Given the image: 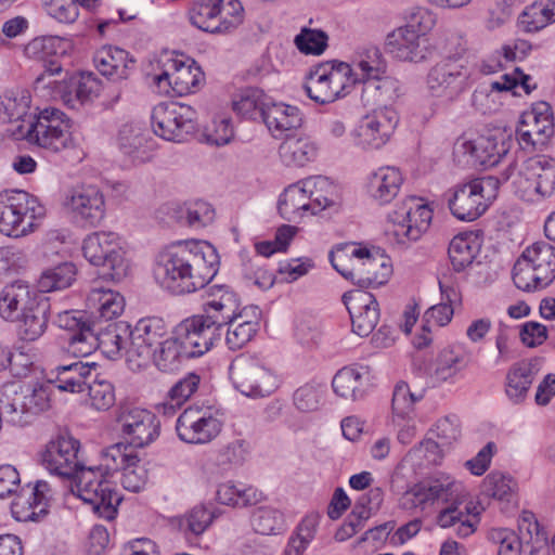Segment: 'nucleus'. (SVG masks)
<instances>
[{
  "label": "nucleus",
  "instance_id": "f257e3e1",
  "mask_svg": "<svg viewBox=\"0 0 555 555\" xmlns=\"http://www.w3.org/2000/svg\"><path fill=\"white\" fill-rule=\"evenodd\" d=\"M218 268L219 256L208 242H178L158 254L154 276L163 288L181 295L206 286Z\"/></svg>",
  "mask_w": 555,
  "mask_h": 555
},
{
  "label": "nucleus",
  "instance_id": "f03ea898",
  "mask_svg": "<svg viewBox=\"0 0 555 555\" xmlns=\"http://www.w3.org/2000/svg\"><path fill=\"white\" fill-rule=\"evenodd\" d=\"M465 496V489L461 482L442 475L411 487L403 493L400 505L404 509H425L435 503L447 504L448 506L438 514L437 524L441 528L455 527L457 537L467 538L476 531L479 512L472 504L460 508Z\"/></svg>",
  "mask_w": 555,
  "mask_h": 555
},
{
  "label": "nucleus",
  "instance_id": "7ed1b4c3",
  "mask_svg": "<svg viewBox=\"0 0 555 555\" xmlns=\"http://www.w3.org/2000/svg\"><path fill=\"white\" fill-rule=\"evenodd\" d=\"M52 323L64 331L66 349L76 358L88 357L100 349L109 360L120 359L132 338L127 322L112 323L100 331L93 314H56Z\"/></svg>",
  "mask_w": 555,
  "mask_h": 555
},
{
  "label": "nucleus",
  "instance_id": "20e7f679",
  "mask_svg": "<svg viewBox=\"0 0 555 555\" xmlns=\"http://www.w3.org/2000/svg\"><path fill=\"white\" fill-rule=\"evenodd\" d=\"M76 268L70 262H64L44 271L38 280V288L16 282L7 285L0 295V312H82L81 310L61 307L55 291L64 289L75 280Z\"/></svg>",
  "mask_w": 555,
  "mask_h": 555
},
{
  "label": "nucleus",
  "instance_id": "39448f33",
  "mask_svg": "<svg viewBox=\"0 0 555 555\" xmlns=\"http://www.w3.org/2000/svg\"><path fill=\"white\" fill-rule=\"evenodd\" d=\"M330 259L337 272L361 287L383 285L390 273L389 258L379 248L346 245L331 251Z\"/></svg>",
  "mask_w": 555,
  "mask_h": 555
},
{
  "label": "nucleus",
  "instance_id": "423d86ee",
  "mask_svg": "<svg viewBox=\"0 0 555 555\" xmlns=\"http://www.w3.org/2000/svg\"><path fill=\"white\" fill-rule=\"evenodd\" d=\"M50 406L48 385L26 386L11 382L0 387V413L14 426H26Z\"/></svg>",
  "mask_w": 555,
  "mask_h": 555
},
{
  "label": "nucleus",
  "instance_id": "0eeeda50",
  "mask_svg": "<svg viewBox=\"0 0 555 555\" xmlns=\"http://www.w3.org/2000/svg\"><path fill=\"white\" fill-rule=\"evenodd\" d=\"M555 279V247L547 242H535L527 247L513 268V281L525 292L540 291Z\"/></svg>",
  "mask_w": 555,
  "mask_h": 555
},
{
  "label": "nucleus",
  "instance_id": "6e6552de",
  "mask_svg": "<svg viewBox=\"0 0 555 555\" xmlns=\"http://www.w3.org/2000/svg\"><path fill=\"white\" fill-rule=\"evenodd\" d=\"M72 492L76 493L92 511L106 520H113L117 515V506L121 496L114 489L101 467L80 469L73 480Z\"/></svg>",
  "mask_w": 555,
  "mask_h": 555
},
{
  "label": "nucleus",
  "instance_id": "1a4fd4ad",
  "mask_svg": "<svg viewBox=\"0 0 555 555\" xmlns=\"http://www.w3.org/2000/svg\"><path fill=\"white\" fill-rule=\"evenodd\" d=\"M44 207L37 197L21 190L0 193V232L9 236L27 234L34 220L42 218Z\"/></svg>",
  "mask_w": 555,
  "mask_h": 555
},
{
  "label": "nucleus",
  "instance_id": "9d476101",
  "mask_svg": "<svg viewBox=\"0 0 555 555\" xmlns=\"http://www.w3.org/2000/svg\"><path fill=\"white\" fill-rule=\"evenodd\" d=\"M470 76L466 59L449 55L429 68L426 85L433 96L452 102L468 88Z\"/></svg>",
  "mask_w": 555,
  "mask_h": 555
},
{
  "label": "nucleus",
  "instance_id": "9b49d317",
  "mask_svg": "<svg viewBox=\"0 0 555 555\" xmlns=\"http://www.w3.org/2000/svg\"><path fill=\"white\" fill-rule=\"evenodd\" d=\"M223 332L224 325L214 315L192 314L177 325L175 336L190 358H197L210 350Z\"/></svg>",
  "mask_w": 555,
  "mask_h": 555
},
{
  "label": "nucleus",
  "instance_id": "f8f14e48",
  "mask_svg": "<svg viewBox=\"0 0 555 555\" xmlns=\"http://www.w3.org/2000/svg\"><path fill=\"white\" fill-rule=\"evenodd\" d=\"M234 387L246 397H266L276 387V378L257 357H236L229 369Z\"/></svg>",
  "mask_w": 555,
  "mask_h": 555
},
{
  "label": "nucleus",
  "instance_id": "ddd939ff",
  "mask_svg": "<svg viewBox=\"0 0 555 555\" xmlns=\"http://www.w3.org/2000/svg\"><path fill=\"white\" fill-rule=\"evenodd\" d=\"M152 127L167 141L183 142L196 130V113L183 103L162 102L153 108Z\"/></svg>",
  "mask_w": 555,
  "mask_h": 555
},
{
  "label": "nucleus",
  "instance_id": "4468645a",
  "mask_svg": "<svg viewBox=\"0 0 555 555\" xmlns=\"http://www.w3.org/2000/svg\"><path fill=\"white\" fill-rule=\"evenodd\" d=\"M349 74H352V68L344 62L319 64L307 77L305 91L318 104L333 103L344 95Z\"/></svg>",
  "mask_w": 555,
  "mask_h": 555
},
{
  "label": "nucleus",
  "instance_id": "2eb2a0df",
  "mask_svg": "<svg viewBox=\"0 0 555 555\" xmlns=\"http://www.w3.org/2000/svg\"><path fill=\"white\" fill-rule=\"evenodd\" d=\"M431 219L433 210L414 196L404 199L388 215L391 233L401 245L418 241L428 230Z\"/></svg>",
  "mask_w": 555,
  "mask_h": 555
},
{
  "label": "nucleus",
  "instance_id": "dca6fc26",
  "mask_svg": "<svg viewBox=\"0 0 555 555\" xmlns=\"http://www.w3.org/2000/svg\"><path fill=\"white\" fill-rule=\"evenodd\" d=\"M28 141L39 146L60 152L73 146L69 119L54 107L44 108L26 132Z\"/></svg>",
  "mask_w": 555,
  "mask_h": 555
},
{
  "label": "nucleus",
  "instance_id": "f3484780",
  "mask_svg": "<svg viewBox=\"0 0 555 555\" xmlns=\"http://www.w3.org/2000/svg\"><path fill=\"white\" fill-rule=\"evenodd\" d=\"M222 426V421L215 415L211 408L193 405L179 415L176 431L183 442L206 444L220 435Z\"/></svg>",
  "mask_w": 555,
  "mask_h": 555
},
{
  "label": "nucleus",
  "instance_id": "a211bd4d",
  "mask_svg": "<svg viewBox=\"0 0 555 555\" xmlns=\"http://www.w3.org/2000/svg\"><path fill=\"white\" fill-rule=\"evenodd\" d=\"M62 40L54 36H43L33 39L25 48L27 55L43 61V73H41L35 80V89L53 87L57 89V93L65 102L70 101L72 90H67L65 79L57 80L51 79L54 76H60L63 68L57 57L46 60L48 56L55 55L56 49L61 46Z\"/></svg>",
  "mask_w": 555,
  "mask_h": 555
},
{
  "label": "nucleus",
  "instance_id": "6ab92c4d",
  "mask_svg": "<svg viewBox=\"0 0 555 555\" xmlns=\"http://www.w3.org/2000/svg\"><path fill=\"white\" fill-rule=\"evenodd\" d=\"M85 258L93 266L103 267L112 279H120L125 273L124 253L118 235L114 232H94L82 244Z\"/></svg>",
  "mask_w": 555,
  "mask_h": 555
},
{
  "label": "nucleus",
  "instance_id": "aec40b11",
  "mask_svg": "<svg viewBox=\"0 0 555 555\" xmlns=\"http://www.w3.org/2000/svg\"><path fill=\"white\" fill-rule=\"evenodd\" d=\"M106 470H120V483L130 492L141 491L147 481V470L137 452L124 443H115L103 452Z\"/></svg>",
  "mask_w": 555,
  "mask_h": 555
},
{
  "label": "nucleus",
  "instance_id": "412c9836",
  "mask_svg": "<svg viewBox=\"0 0 555 555\" xmlns=\"http://www.w3.org/2000/svg\"><path fill=\"white\" fill-rule=\"evenodd\" d=\"M117 423L126 446L144 448L154 442L160 434V422L151 411L140 408H124L117 415Z\"/></svg>",
  "mask_w": 555,
  "mask_h": 555
},
{
  "label": "nucleus",
  "instance_id": "4be33fe9",
  "mask_svg": "<svg viewBox=\"0 0 555 555\" xmlns=\"http://www.w3.org/2000/svg\"><path fill=\"white\" fill-rule=\"evenodd\" d=\"M492 178L474 179L459 184L449 198V208L454 217L463 221L478 219L488 208L486 188L493 186Z\"/></svg>",
  "mask_w": 555,
  "mask_h": 555
},
{
  "label": "nucleus",
  "instance_id": "5701e85b",
  "mask_svg": "<svg viewBox=\"0 0 555 555\" xmlns=\"http://www.w3.org/2000/svg\"><path fill=\"white\" fill-rule=\"evenodd\" d=\"M79 450L77 439L61 435L47 444L42 463L51 474L74 480L80 469L86 468L78 457Z\"/></svg>",
  "mask_w": 555,
  "mask_h": 555
},
{
  "label": "nucleus",
  "instance_id": "b1692460",
  "mask_svg": "<svg viewBox=\"0 0 555 555\" xmlns=\"http://www.w3.org/2000/svg\"><path fill=\"white\" fill-rule=\"evenodd\" d=\"M399 122L397 112L390 106L378 107L360 121L356 130V144L362 149H379L393 133Z\"/></svg>",
  "mask_w": 555,
  "mask_h": 555
},
{
  "label": "nucleus",
  "instance_id": "393cba45",
  "mask_svg": "<svg viewBox=\"0 0 555 555\" xmlns=\"http://www.w3.org/2000/svg\"><path fill=\"white\" fill-rule=\"evenodd\" d=\"M424 389L412 391L405 382H399L392 392L391 422L398 428L397 439L409 444L416 436L414 405L424 398Z\"/></svg>",
  "mask_w": 555,
  "mask_h": 555
},
{
  "label": "nucleus",
  "instance_id": "a878e982",
  "mask_svg": "<svg viewBox=\"0 0 555 555\" xmlns=\"http://www.w3.org/2000/svg\"><path fill=\"white\" fill-rule=\"evenodd\" d=\"M64 206L85 225L96 227L105 217V201L95 185L74 188L65 197Z\"/></svg>",
  "mask_w": 555,
  "mask_h": 555
},
{
  "label": "nucleus",
  "instance_id": "bb28decb",
  "mask_svg": "<svg viewBox=\"0 0 555 555\" xmlns=\"http://www.w3.org/2000/svg\"><path fill=\"white\" fill-rule=\"evenodd\" d=\"M511 144V138L500 133L464 141L460 147L463 154L468 156V164L486 169L496 166L508 153Z\"/></svg>",
  "mask_w": 555,
  "mask_h": 555
},
{
  "label": "nucleus",
  "instance_id": "cd10ccee",
  "mask_svg": "<svg viewBox=\"0 0 555 555\" xmlns=\"http://www.w3.org/2000/svg\"><path fill=\"white\" fill-rule=\"evenodd\" d=\"M204 79V73L194 60L171 59L167 68L155 77L158 87L166 83L176 95L183 96L195 92Z\"/></svg>",
  "mask_w": 555,
  "mask_h": 555
},
{
  "label": "nucleus",
  "instance_id": "c85d7f7f",
  "mask_svg": "<svg viewBox=\"0 0 555 555\" xmlns=\"http://www.w3.org/2000/svg\"><path fill=\"white\" fill-rule=\"evenodd\" d=\"M50 486L38 480L33 488H23L11 504L12 516L17 521H39L48 514Z\"/></svg>",
  "mask_w": 555,
  "mask_h": 555
},
{
  "label": "nucleus",
  "instance_id": "c756f323",
  "mask_svg": "<svg viewBox=\"0 0 555 555\" xmlns=\"http://www.w3.org/2000/svg\"><path fill=\"white\" fill-rule=\"evenodd\" d=\"M386 48L393 57L414 63L423 62L433 54V49L426 37L403 27L388 35Z\"/></svg>",
  "mask_w": 555,
  "mask_h": 555
},
{
  "label": "nucleus",
  "instance_id": "7c9ffc66",
  "mask_svg": "<svg viewBox=\"0 0 555 555\" xmlns=\"http://www.w3.org/2000/svg\"><path fill=\"white\" fill-rule=\"evenodd\" d=\"M92 365L81 361L69 364H59L48 373V386L53 385L60 391L80 393L86 391L88 383L92 379Z\"/></svg>",
  "mask_w": 555,
  "mask_h": 555
},
{
  "label": "nucleus",
  "instance_id": "2f4dec72",
  "mask_svg": "<svg viewBox=\"0 0 555 555\" xmlns=\"http://www.w3.org/2000/svg\"><path fill=\"white\" fill-rule=\"evenodd\" d=\"M222 0H195L189 11L190 22L198 29L211 33L222 34L234 29L240 24V17L233 21L221 20Z\"/></svg>",
  "mask_w": 555,
  "mask_h": 555
},
{
  "label": "nucleus",
  "instance_id": "473e14b6",
  "mask_svg": "<svg viewBox=\"0 0 555 555\" xmlns=\"http://www.w3.org/2000/svg\"><path fill=\"white\" fill-rule=\"evenodd\" d=\"M542 369V359L521 360L511 366L506 375L505 392L514 402H521Z\"/></svg>",
  "mask_w": 555,
  "mask_h": 555
},
{
  "label": "nucleus",
  "instance_id": "72a5a7b5",
  "mask_svg": "<svg viewBox=\"0 0 555 555\" xmlns=\"http://www.w3.org/2000/svg\"><path fill=\"white\" fill-rule=\"evenodd\" d=\"M93 62L99 73L113 81L127 80L134 65L127 51L112 46L96 51Z\"/></svg>",
  "mask_w": 555,
  "mask_h": 555
},
{
  "label": "nucleus",
  "instance_id": "f704fd0d",
  "mask_svg": "<svg viewBox=\"0 0 555 555\" xmlns=\"http://www.w3.org/2000/svg\"><path fill=\"white\" fill-rule=\"evenodd\" d=\"M522 175L531 182L534 193L541 198L555 195V159L535 156L525 163Z\"/></svg>",
  "mask_w": 555,
  "mask_h": 555
},
{
  "label": "nucleus",
  "instance_id": "c9c22d12",
  "mask_svg": "<svg viewBox=\"0 0 555 555\" xmlns=\"http://www.w3.org/2000/svg\"><path fill=\"white\" fill-rule=\"evenodd\" d=\"M403 178L395 167H380L369 179V192L379 204L390 203L399 193Z\"/></svg>",
  "mask_w": 555,
  "mask_h": 555
},
{
  "label": "nucleus",
  "instance_id": "e433bc0d",
  "mask_svg": "<svg viewBox=\"0 0 555 555\" xmlns=\"http://www.w3.org/2000/svg\"><path fill=\"white\" fill-rule=\"evenodd\" d=\"M262 122L278 138L286 131L299 128L302 124V116L298 107L284 103H274L271 100Z\"/></svg>",
  "mask_w": 555,
  "mask_h": 555
},
{
  "label": "nucleus",
  "instance_id": "4c0bfd02",
  "mask_svg": "<svg viewBox=\"0 0 555 555\" xmlns=\"http://www.w3.org/2000/svg\"><path fill=\"white\" fill-rule=\"evenodd\" d=\"M362 101L366 105L388 106L400 96L401 85L398 79L379 75L362 81Z\"/></svg>",
  "mask_w": 555,
  "mask_h": 555
},
{
  "label": "nucleus",
  "instance_id": "58836bf2",
  "mask_svg": "<svg viewBox=\"0 0 555 555\" xmlns=\"http://www.w3.org/2000/svg\"><path fill=\"white\" fill-rule=\"evenodd\" d=\"M481 241L474 232L460 233L452 238L448 254L453 269L457 272L470 266L479 254Z\"/></svg>",
  "mask_w": 555,
  "mask_h": 555
},
{
  "label": "nucleus",
  "instance_id": "ea45409f",
  "mask_svg": "<svg viewBox=\"0 0 555 555\" xmlns=\"http://www.w3.org/2000/svg\"><path fill=\"white\" fill-rule=\"evenodd\" d=\"M278 210L281 217L287 221H295L306 211L312 212V203L309 201L304 180L284 190L279 198Z\"/></svg>",
  "mask_w": 555,
  "mask_h": 555
},
{
  "label": "nucleus",
  "instance_id": "a19ab883",
  "mask_svg": "<svg viewBox=\"0 0 555 555\" xmlns=\"http://www.w3.org/2000/svg\"><path fill=\"white\" fill-rule=\"evenodd\" d=\"M365 374L363 367L345 366L340 369L332 380L334 392L345 399L358 400L365 392Z\"/></svg>",
  "mask_w": 555,
  "mask_h": 555
},
{
  "label": "nucleus",
  "instance_id": "79ce46f5",
  "mask_svg": "<svg viewBox=\"0 0 555 555\" xmlns=\"http://www.w3.org/2000/svg\"><path fill=\"white\" fill-rule=\"evenodd\" d=\"M553 132L551 119L542 113H525L520 126L517 128V138L521 143L535 146L542 144Z\"/></svg>",
  "mask_w": 555,
  "mask_h": 555
},
{
  "label": "nucleus",
  "instance_id": "37998d69",
  "mask_svg": "<svg viewBox=\"0 0 555 555\" xmlns=\"http://www.w3.org/2000/svg\"><path fill=\"white\" fill-rule=\"evenodd\" d=\"M279 154L287 166H305L317 156V146L307 137L287 135L280 145Z\"/></svg>",
  "mask_w": 555,
  "mask_h": 555
},
{
  "label": "nucleus",
  "instance_id": "c03bdc74",
  "mask_svg": "<svg viewBox=\"0 0 555 555\" xmlns=\"http://www.w3.org/2000/svg\"><path fill=\"white\" fill-rule=\"evenodd\" d=\"M243 314H234L229 322L222 323L225 330V341L230 349H240L255 336L259 330V319L245 320Z\"/></svg>",
  "mask_w": 555,
  "mask_h": 555
},
{
  "label": "nucleus",
  "instance_id": "a18cd8bd",
  "mask_svg": "<svg viewBox=\"0 0 555 555\" xmlns=\"http://www.w3.org/2000/svg\"><path fill=\"white\" fill-rule=\"evenodd\" d=\"M464 367V358L453 349H442L435 359L429 379L433 386L453 378Z\"/></svg>",
  "mask_w": 555,
  "mask_h": 555
},
{
  "label": "nucleus",
  "instance_id": "49530a36",
  "mask_svg": "<svg viewBox=\"0 0 555 555\" xmlns=\"http://www.w3.org/2000/svg\"><path fill=\"white\" fill-rule=\"evenodd\" d=\"M270 101L261 89L248 88L233 102V108L245 118L262 121Z\"/></svg>",
  "mask_w": 555,
  "mask_h": 555
},
{
  "label": "nucleus",
  "instance_id": "de8ad7c7",
  "mask_svg": "<svg viewBox=\"0 0 555 555\" xmlns=\"http://www.w3.org/2000/svg\"><path fill=\"white\" fill-rule=\"evenodd\" d=\"M215 512L204 505L194 506L191 511L177 519L180 532L186 538L203 534L212 524Z\"/></svg>",
  "mask_w": 555,
  "mask_h": 555
},
{
  "label": "nucleus",
  "instance_id": "09e8293b",
  "mask_svg": "<svg viewBox=\"0 0 555 555\" xmlns=\"http://www.w3.org/2000/svg\"><path fill=\"white\" fill-rule=\"evenodd\" d=\"M385 70L386 62L382 52L378 48L371 47L359 55V61L352 69V74H349V78L353 83L362 82L372 77L377 78Z\"/></svg>",
  "mask_w": 555,
  "mask_h": 555
},
{
  "label": "nucleus",
  "instance_id": "8fccbe9b",
  "mask_svg": "<svg viewBox=\"0 0 555 555\" xmlns=\"http://www.w3.org/2000/svg\"><path fill=\"white\" fill-rule=\"evenodd\" d=\"M155 365L162 372L171 373L177 371L185 359H190L189 354L184 352L182 344L176 336L160 343V346L153 353Z\"/></svg>",
  "mask_w": 555,
  "mask_h": 555
},
{
  "label": "nucleus",
  "instance_id": "3c124183",
  "mask_svg": "<svg viewBox=\"0 0 555 555\" xmlns=\"http://www.w3.org/2000/svg\"><path fill=\"white\" fill-rule=\"evenodd\" d=\"M309 201L312 203V215L335 204V185L326 177L315 176L304 179Z\"/></svg>",
  "mask_w": 555,
  "mask_h": 555
},
{
  "label": "nucleus",
  "instance_id": "603ef678",
  "mask_svg": "<svg viewBox=\"0 0 555 555\" xmlns=\"http://www.w3.org/2000/svg\"><path fill=\"white\" fill-rule=\"evenodd\" d=\"M119 146L125 154L142 153L153 150V140L149 130L134 125H124L118 134Z\"/></svg>",
  "mask_w": 555,
  "mask_h": 555
},
{
  "label": "nucleus",
  "instance_id": "864d4df0",
  "mask_svg": "<svg viewBox=\"0 0 555 555\" xmlns=\"http://www.w3.org/2000/svg\"><path fill=\"white\" fill-rule=\"evenodd\" d=\"M173 217L181 224L203 228L212 222L215 210L207 202L196 201L184 206H178L175 209Z\"/></svg>",
  "mask_w": 555,
  "mask_h": 555
},
{
  "label": "nucleus",
  "instance_id": "5fc2aeb1",
  "mask_svg": "<svg viewBox=\"0 0 555 555\" xmlns=\"http://www.w3.org/2000/svg\"><path fill=\"white\" fill-rule=\"evenodd\" d=\"M7 321L14 324L17 336L25 341L38 339L47 330V314H8Z\"/></svg>",
  "mask_w": 555,
  "mask_h": 555
},
{
  "label": "nucleus",
  "instance_id": "6e6d98bb",
  "mask_svg": "<svg viewBox=\"0 0 555 555\" xmlns=\"http://www.w3.org/2000/svg\"><path fill=\"white\" fill-rule=\"evenodd\" d=\"M251 526L257 533L270 535L283 533L287 526L284 515L271 506H260L253 512Z\"/></svg>",
  "mask_w": 555,
  "mask_h": 555
},
{
  "label": "nucleus",
  "instance_id": "4d7b16f0",
  "mask_svg": "<svg viewBox=\"0 0 555 555\" xmlns=\"http://www.w3.org/2000/svg\"><path fill=\"white\" fill-rule=\"evenodd\" d=\"M555 21V8L535 2L526 8L519 16V25L527 33L538 31Z\"/></svg>",
  "mask_w": 555,
  "mask_h": 555
},
{
  "label": "nucleus",
  "instance_id": "13d9d810",
  "mask_svg": "<svg viewBox=\"0 0 555 555\" xmlns=\"http://www.w3.org/2000/svg\"><path fill=\"white\" fill-rule=\"evenodd\" d=\"M516 487V481L501 472L490 473L482 481V492L502 502L512 501Z\"/></svg>",
  "mask_w": 555,
  "mask_h": 555
},
{
  "label": "nucleus",
  "instance_id": "bf43d9fd",
  "mask_svg": "<svg viewBox=\"0 0 555 555\" xmlns=\"http://www.w3.org/2000/svg\"><path fill=\"white\" fill-rule=\"evenodd\" d=\"M169 324L159 314H151L140 319L133 330L132 338L154 345L168 332Z\"/></svg>",
  "mask_w": 555,
  "mask_h": 555
},
{
  "label": "nucleus",
  "instance_id": "052dcab7",
  "mask_svg": "<svg viewBox=\"0 0 555 555\" xmlns=\"http://www.w3.org/2000/svg\"><path fill=\"white\" fill-rule=\"evenodd\" d=\"M87 306L98 312H124L125 297L113 289L95 288L87 297Z\"/></svg>",
  "mask_w": 555,
  "mask_h": 555
},
{
  "label": "nucleus",
  "instance_id": "680f3d73",
  "mask_svg": "<svg viewBox=\"0 0 555 555\" xmlns=\"http://www.w3.org/2000/svg\"><path fill=\"white\" fill-rule=\"evenodd\" d=\"M250 443L245 439H235L218 451L217 463L224 468L242 466L250 454Z\"/></svg>",
  "mask_w": 555,
  "mask_h": 555
},
{
  "label": "nucleus",
  "instance_id": "e2e57ef3",
  "mask_svg": "<svg viewBox=\"0 0 555 555\" xmlns=\"http://www.w3.org/2000/svg\"><path fill=\"white\" fill-rule=\"evenodd\" d=\"M202 377L195 372H190L180 378L168 391V404L171 408L181 406L198 389Z\"/></svg>",
  "mask_w": 555,
  "mask_h": 555
},
{
  "label": "nucleus",
  "instance_id": "0e129e2a",
  "mask_svg": "<svg viewBox=\"0 0 555 555\" xmlns=\"http://www.w3.org/2000/svg\"><path fill=\"white\" fill-rule=\"evenodd\" d=\"M91 405L99 411H106L115 403V389L106 379L93 378L88 383L87 389Z\"/></svg>",
  "mask_w": 555,
  "mask_h": 555
},
{
  "label": "nucleus",
  "instance_id": "69168bd1",
  "mask_svg": "<svg viewBox=\"0 0 555 555\" xmlns=\"http://www.w3.org/2000/svg\"><path fill=\"white\" fill-rule=\"evenodd\" d=\"M328 37L323 30L302 28L295 37L297 49L305 54L320 55L327 47Z\"/></svg>",
  "mask_w": 555,
  "mask_h": 555
},
{
  "label": "nucleus",
  "instance_id": "338daca9",
  "mask_svg": "<svg viewBox=\"0 0 555 555\" xmlns=\"http://www.w3.org/2000/svg\"><path fill=\"white\" fill-rule=\"evenodd\" d=\"M488 539L499 544L498 555H520L521 540L517 533L509 528H492Z\"/></svg>",
  "mask_w": 555,
  "mask_h": 555
},
{
  "label": "nucleus",
  "instance_id": "774afa93",
  "mask_svg": "<svg viewBox=\"0 0 555 555\" xmlns=\"http://www.w3.org/2000/svg\"><path fill=\"white\" fill-rule=\"evenodd\" d=\"M75 99L81 104L92 101L101 91V80L90 72L81 73L78 79H70Z\"/></svg>",
  "mask_w": 555,
  "mask_h": 555
}]
</instances>
